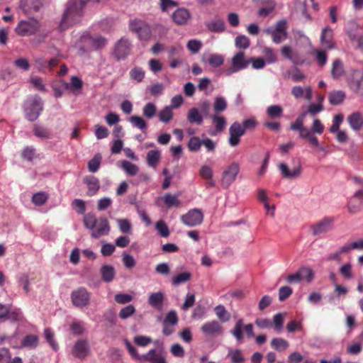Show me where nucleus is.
Listing matches in <instances>:
<instances>
[{
  "label": "nucleus",
  "mask_w": 363,
  "mask_h": 363,
  "mask_svg": "<svg viewBox=\"0 0 363 363\" xmlns=\"http://www.w3.org/2000/svg\"><path fill=\"white\" fill-rule=\"evenodd\" d=\"M72 44L79 55L104 49L108 44V39L99 34H91L85 31L74 37Z\"/></svg>",
  "instance_id": "obj_1"
},
{
  "label": "nucleus",
  "mask_w": 363,
  "mask_h": 363,
  "mask_svg": "<svg viewBox=\"0 0 363 363\" xmlns=\"http://www.w3.org/2000/svg\"><path fill=\"white\" fill-rule=\"evenodd\" d=\"M83 223L86 228L91 231V235L95 239L107 235L111 230L109 223L106 218L100 217L97 218L96 216L91 213H88L84 216Z\"/></svg>",
  "instance_id": "obj_2"
},
{
  "label": "nucleus",
  "mask_w": 363,
  "mask_h": 363,
  "mask_svg": "<svg viewBox=\"0 0 363 363\" xmlns=\"http://www.w3.org/2000/svg\"><path fill=\"white\" fill-rule=\"evenodd\" d=\"M16 33L21 36H31L39 34L43 39H45L49 30H42L41 23L35 18H28L27 20H21L17 25Z\"/></svg>",
  "instance_id": "obj_3"
},
{
  "label": "nucleus",
  "mask_w": 363,
  "mask_h": 363,
  "mask_svg": "<svg viewBox=\"0 0 363 363\" xmlns=\"http://www.w3.org/2000/svg\"><path fill=\"white\" fill-rule=\"evenodd\" d=\"M43 109L41 99L34 96L27 99L24 104L25 116L29 121L38 119Z\"/></svg>",
  "instance_id": "obj_4"
},
{
  "label": "nucleus",
  "mask_w": 363,
  "mask_h": 363,
  "mask_svg": "<svg viewBox=\"0 0 363 363\" xmlns=\"http://www.w3.org/2000/svg\"><path fill=\"white\" fill-rule=\"evenodd\" d=\"M129 29L131 32L135 33L141 40H147L150 38L152 30L150 25L145 21L134 18L129 21Z\"/></svg>",
  "instance_id": "obj_5"
},
{
  "label": "nucleus",
  "mask_w": 363,
  "mask_h": 363,
  "mask_svg": "<svg viewBox=\"0 0 363 363\" xmlns=\"http://www.w3.org/2000/svg\"><path fill=\"white\" fill-rule=\"evenodd\" d=\"M132 48L129 39L123 37L115 43L112 55L118 61L124 60L130 55Z\"/></svg>",
  "instance_id": "obj_6"
},
{
  "label": "nucleus",
  "mask_w": 363,
  "mask_h": 363,
  "mask_svg": "<svg viewBox=\"0 0 363 363\" xmlns=\"http://www.w3.org/2000/svg\"><path fill=\"white\" fill-rule=\"evenodd\" d=\"M70 298L74 306L82 308L89 305L91 294L85 287L81 286L72 291Z\"/></svg>",
  "instance_id": "obj_7"
},
{
  "label": "nucleus",
  "mask_w": 363,
  "mask_h": 363,
  "mask_svg": "<svg viewBox=\"0 0 363 363\" xmlns=\"http://www.w3.org/2000/svg\"><path fill=\"white\" fill-rule=\"evenodd\" d=\"M267 35H270L272 41L276 44L281 43L283 40L287 38L288 34L286 32V21L281 20L277 21L274 27H269L265 30Z\"/></svg>",
  "instance_id": "obj_8"
},
{
  "label": "nucleus",
  "mask_w": 363,
  "mask_h": 363,
  "mask_svg": "<svg viewBox=\"0 0 363 363\" xmlns=\"http://www.w3.org/2000/svg\"><path fill=\"white\" fill-rule=\"evenodd\" d=\"M240 164L237 162H233L228 165L221 174V186L223 189H228L235 181L237 176L240 172Z\"/></svg>",
  "instance_id": "obj_9"
},
{
  "label": "nucleus",
  "mask_w": 363,
  "mask_h": 363,
  "mask_svg": "<svg viewBox=\"0 0 363 363\" xmlns=\"http://www.w3.org/2000/svg\"><path fill=\"white\" fill-rule=\"evenodd\" d=\"M203 213L199 208H193L181 216V221L188 227H195L202 223Z\"/></svg>",
  "instance_id": "obj_10"
},
{
  "label": "nucleus",
  "mask_w": 363,
  "mask_h": 363,
  "mask_svg": "<svg viewBox=\"0 0 363 363\" xmlns=\"http://www.w3.org/2000/svg\"><path fill=\"white\" fill-rule=\"evenodd\" d=\"M335 218L333 217H325L320 221L312 225L311 230L313 235L325 234L333 229Z\"/></svg>",
  "instance_id": "obj_11"
},
{
  "label": "nucleus",
  "mask_w": 363,
  "mask_h": 363,
  "mask_svg": "<svg viewBox=\"0 0 363 363\" xmlns=\"http://www.w3.org/2000/svg\"><path fill=\"white\" fill-rule=\"evenodd\" d=\"M245 128L238 122H234L229 128L230 137L228 143L230 146L235 147L240 143V138L245 134Z\"/></svg>",
  "instance_id": "obj_12"
},
{
  "label": "nucleus",
  "mask_w": 363,
  "mask_h": 363,
  "mask_svg": "<svg viewBox=\"0 0 363 363\" xmlns=\"http://www.w3.org/2000/svg\"><path fill=\"white\" fill-rule=\"evenodd\" d=\"M191 17L189 11L185 8H178L171 15L172 21L177 26L187 24Z\"/></svg>",
  "instance_id": "obj_13"
},
{
  "label": "nucleus",
  "mask_w": 363,
  "mask_h": 363,
  "mask_svg": "<svg viewBox=\"0 0 363 363\" xmlns=\"http://www.w3.org/2000/svg\"><path fill=\"white\" fill-rule=\"evenodd\" d=\"M72 354L78 359H84L89 352V345L87 340L81 339L77 340L73 346Z\"/></svg>",
  "instance_id": "obj_14"
},
{
  "label": "nucleus",
  "mask_w": 363,
  "mask_h": 363,
  "mask_svg": "<svg viewBox=\"0 0 363 363\" xmlns=\"http://www.w3.org/2000/svg\"><path fill=\"white\" fill-rule=\"evenodd\" d=\"M201 332L206 336H213L221 334L222 326L217 320H211L205 323L201 328Z\"/></svg>",
  "instance_id": "obj_15"
},
{
  "label": "nucleus",
  "mask_w": 363,
  "mask_h": 363,
  "mask_svg": "<svg viewBox=\"0 0 363 363\" xmlns=\"http://www.w3.org/2000/svg\"><path fill=\"white\" fill-rule=\"evenodd\" d=\"M320 44L327 50H332L335 48L333 42V30L329 27H325L321 32L320 35Z\"/></svg>",
  "instance_id": "obj_16"
},
{
  "label": "nucleus",
  "mask_w": 363,
  "mask_h": 363,
  "mask_svg": "<svg viewBox=\"0 0 363 363\" xmlns=\"http://www.w3.org/2000/svg\"><path fill=\"white\" fill-rule=\"evenodd\" d=\"M200 177L206 181L205 184L206 189H211L216 186L213 179V169L208 165L203 164L199 171Z\"/></svg>",
  "instance_id": "obj_17"
},
{
  "label": "nucleus",
  "mask_w": 363,
  "mask_h": 363,
  "mask_svg": "<svg viewBox=\"0 0 363 363\" xmlns=\"http://www.w3.org/2000/svg\"><path fill=\"white\" fill-rule=\"evenodd\" d=\"M279 169L283 176L286 179H295L300 176L301 173V166L299 163L296 167H294L291 169H289L288 166L284 163L279 164Z\"/></svg>",
  "instance_id": "obj_18"
},
{
  "label": "nucleus",
  "mask_w": 363,
  "mask_h": 363,
  "mask_svg": "<svg viewBox=\"0 0 363 363\" xmlns=\"http://www.w3.org/2000/svg\"><path fill=\"white\" fill-rule=\"evenodd\" d=\"M291 94L296 99L304 98L306 100L310 101L312 96V89L311 86L303 88L301 86H294L291 90Z\"/></svg>",
  "instance_id": "obj_19"
},
{
  "label": "nucleus",
  "mask_w": 363,
  "mask_h": 363,
  "mask_svg": "<svg viewBox=\"0 0 363 363\" xmlns=\"http://www.w3.org/2000/svg\"><path fill=\"white\" fill-rule=\"evenodd\" d=\"M231 64L240 71L247 68L250 61L245 57V54L242 51H239L232 57Z\"/></svg>",
  "instance_id": "obj_20"
},
{
  "label": "nucleus",
  "mask_w": 363,
  "mask_h": 363,
  "mask_svg": "<svg viewBox=\"0 0 363 363\" xmlns=\"http://www.w3.org/2000/svg\"><path fill=\"white\" fill-rule=\"evenodd\" d=\"M164 294L161 291L152 293L149 296L148 304L157 311H162L164 305Z\"/></svg>",
  "instance_id": "obj_21"
},
{
  "label": "nucleus",
  "mask_w": 363,
  "mask_h": 363,
  "mask_svg": "<svg viewBox=\"0 0 363 363\" xmlns=\"http://www.w3.org/2000/svg\"><path fill=\"white\" fill-rule=\"evenodd\" d=\"M205 26L206 28L212 33H221L225 29L224 21L218 18L206 21Z\"/></svg>",
  "instance_id": "obj_22"
},
{
  "label": "nucleus",
  "mask_w": 363,
  "mask_h": 363,
  "mask_svg": "<svg viewBox=\"0 0 363 363\" xmlns=\"http://www.w3.org/2000/svg\"><path fill=\"white\" fill-rule=\"evenodd\" d=\"M84 182L87 185L89 196H92L97 193L100 189L99 180L94 176H87L84 179Z\"/></svg>",
  "instance_id": "obj_23"
},
{
  "label": "nucleus",
  "mask_w": 363,
  "mask_h": 363,
  "mask_svg": "<svg viewBox=\"0 0 363 363\" xmlns=\"http://www.w3.org/2000/svg\"><path fill=\"white\" fill-rule=\"evenodd\" d=\"M347 121L350 127L355 131L359 130L363 125V116L358 111L350 114Z\"/></svg>",
  "instance_id": "obj_24"
},
{
  "label": "nucleus",
  "mask_w": 363,
  "mask_h": 363,
  "mask_svg": "<svg viewBox=\"0 0 363 363\" xmlns=\"http://www.w3.org/2000/svg\"><path fill=\"white\" fill-rule=\"evenodd\" d=\"M210 118L212 120V123L214 125L216 132L212 133V135L222 133L225 130L227 125L225 118L220 114H212L210 116Z\"/></svg>",
  "instance_id": "obj_25"
},
{
  "label": "nucleus",
  "mask_w": 363,
  "mask_h": 363,
  "mask_svg": "<svg viewBox=\"0 0 363 363\" xmlns=\"http://www.w3.org/2000/svg\"><path fill=\"white\" fill-rule=\"evenodd\" d=\"M42 6L41 0H21V8L24 12L38 11Z\"/></svg>",
  "instance_id": "obj_26"
},
{
  "label": "nucleus",
  "mask_w": 363,
  "mask_h": 363,
  "mask_svg": "<svg viewBox=\"0 0 363 363\" xmlns=\"http://www.w3.org/2000/svg\"><path fill=\"white\" fill-rule=\"evenodd\" d=\"M187 121L189 123L201 125L203 122V117L199 108L196 107L191 108L186 115Z\"/></svg>",
  "instance_id": "obj_27"
},
{
  "label": "nucleus",
  "mask_w": 363,
  "mask_h": 363,
  "mask_svg": "<svg viewBox=\"0 0 363 363\" xmlns=\"http://www.w3.org/2000/svg\"><path fill=\"white\" fill-rule=\"evenodd\" d=\"M161 157V152L158 149L151 150L147 152L146 160L148 167L156 169Z\"/></svg>",
  "instance_id": "obj_28"
},
{
  "label": "nucleus",
  "mask_w": 363,
  "mask_h": 363,
  "mask_svg": "<svg viewBox=\"0 0 363 363\" xmlns=\"http://www.w3.org/2000/svg\"><path fill=\"white\" fill-rule=\"evenodd\" d=\"M101 279L104 281L109 283L112 281L116 276V271L113 266L104 264L100 269Z\"/></svg>",
  "instance_id": "obj_29"
},
{
  "label": "nucleus",
  "mask_w": 363,
  "mask_h": 363,
  "mask_svg": "<svg viewBox=\"0 0 363 363\" xmlns=\"http://www.w3.org/2000/svg\"><path fill=\"white\" fill-rule=\"evenodd\" d=\"M228 108L226 99L223 96H216L213 99V114H220L224 112Z\"/></svg>",
  "instance_id": "obj_30"
},
{
  "label": "nucleus",
  "mask_w": 363,
  "mask_h": 363,
  "mask_svg": "<svg viewBox=\"0 0 363 363\" xmlns=\"http://www.w3.org/2000/svg\"><path fill=\"white\" fill-rule=\"evenodd\" d=\"M39 344V338L35 335H27L21 340V347L30 350L35 349Z\"/></svg>",
  "instance_id": "obj_31"
},
{
  "label": "nucleus",
  "mask_w": 363,
  "mask_h": 363,
  "mask_svg": "<svg viewBox=\"0 0 363 363\" xmlns=\"http://www.w3.org/2000/svg\"><path fill=\"white\" fill-rule=\"evenodd\" d=\"M33 133L35 137L43 140L50 138L52 135L50 129L38 124L33 125Z\"/></svg>",
  "instance_id": "obj_32"
},
{
  "label": "nucleus",
  "mask_w": 363,
  "mask_h": 363,
  "mask_svg": "<svg viewBox=\"0 0 363 363\" xmlns=\"http://www.w3.org/2000/svg\"><path fill=\"white\" fill-rule=\"evenodd\" d=\"M345 69L342 61L340 59H336L333 62L331 76L334 79H339L344 75Z\"/></svg>",
  "instance_id": "obj_33"
},
{
  "label": "nucleus",
  "mask_w": 363,
  "mask_h": 363,
  "mask_svg": "<svg viewBox=\"0 0 363 363\" xmlns=\"http://www.w3.org/2000/svg\"><path fill=\"white\" fill-rule=\"evenodd\" d=\"M179 194H166L162 197V201L165 204L166 207L169 208L172 207H178L180 206V201L179 200Z\"/></svg>",
  "instance_id": "obj_34"
},
{
  "label": "nucleus",
  "mask_w": 363,
  "mask_h": 363,
  "mask_svg": "<svg viewBox=\"0 0 363 363\" xmlns=\"http://www.w3.org/2000/svg\"><path fill=\"white\" fill-rule=\"evenodd\" d=\"M23 318V313L20 308H11V306L7 307L6 320L12 322H17L21 320Z\"/></svg>",
  "instance_id": "obj_35"
},
{
  "label": "nucleus",
  "mask_w": 363,
  "mask_h": 363,
  "mask_svg": "<svg viewBox=\"0 0 363 363\" xmlns=\"http://www.w3.org/2000/svg\"><path fill=\"white\" fill-rule=\"evenodd\" d=\"M345 94L342 91H333L329 94V102L331 105L336 106L343 102Z\"/></svg>",
  "instance_id": "obj_36"
},
{
  "label": "nucleus",
  "mask_w": 363,
  "mask_h": 363,
  "mask_svg": "<svg viewBox=\"0 0 363 363\" xmlns=\"http://www.w3.org/2000/svg\"><path fill=\"white\" fill-rule=\"evenodd\" d=\"M119 167L129 176H134L138 172V166L127 160H122Z\"/></svg>",
  "instance_id": "obj_37"
},
{
  "label": "nucleus",
  "mask_w": 363,
  "mask_h": 363,
  "mask_svg": "<svg viewBox=\"0 0 363 363\" xmlns=\"http://www.w3.org/2000/svg\"><path fill=\"white\" fill-rule=\"evenodd\" d=\"M267 115L272 119L281 118L283 115V108L279 105H272L266 109Z\"/></svg>",
  "instance_id": "obj_38"
},
{
  "label": "nucleus",
  "mask_w": 363,
  "mask_h": 363,
  "mask_svg": "<svg viewBox=\"0 0 363 363\" xmlns=\"http://www.w3.org/2000/svg\"><path fill=\"white\" fill-rule=\"evenodd\" d=\"M128 121L133 127L137 128L143 132L147 129V122L139 116H132L129 118Z\"/></svg>",
  "instance_id": "obj_39"
},
{
  "label": "nucleus",
  "mask_w": 363,
  "mask_h": 363,
  "mask_svg": "<svg viewBox=\"0 0 363 363\" xmlns=\"http://www.w3.org/2000/svg\"><path fill=\"white\" fill-rule=\"evenodd\" d=\"M270 345L271 347L277 351H284L289 346V342L281 337L273 338Z\"/></svg>",
  "instance_id": "obj_40"
},
{
  "label": "nucleus",
  "mask_w": 363,
  "mask_h": 363,
  "mask_svg": "<svg viewBox=\"0 0 363 363\" xmlns=\"http://www.w3.org/2000/svg\"><path fill=\"white\" fill-rule=\"evenodd\" d=\"M228 357H230L232 363H242L245 358L240 350L229 348Z\"/></svg>",
  "instance_id": "obj_41"
},
{
  "label": "nucleus",
  "mask_w": 363,
  "mask_h": 363,
  "mask_svg": "<svg viewBox=\"0 0 363 363\" xmlns=\"http://www.w3.org/2000/svg\"><path fill=\"white\" fill-rule=\"evenodd\" d=\"M173 116V111L172 107L165 106L163 109H162L158 113V118L160 121L162 123H169Z\"/></svg>",
  "instance_id": "obj_42"
},
{
  "label": "nucleus",
  "mask_w": 363,
  "mask_h": 363,
  "mask_svg": "<svg viewBox=\"0 0 363 363\" xmlns=\"http://www.w3.org/2000/svg\"><path fill=\"white\" fill-rule=\"evenodd\" d=\"M281 52L282 56L291 61L294 64H297V60L295 57V55H296V53L294 52L292 48L289 45H284L281 49Z\"/></svg>",
  "instance_id": "obj_43"
},
{
  "label": "nucleus",
  "mask_w": 363,
  "mask_h": 363,
  "mask_svg": "<svg viewBox=\"0 0 363 363\" xmlns=\"http://www.w3.org/2000/svg\"><path fill=\"white\" fill-rule=\"evenodd\" d=\"M102 157L101 154H96L92 159L88 162V169L91 173H95L98 171L101 162Z\"/></svg>",
  "instance_id": "obj_44"
},
{
  "label": "nucleus",
  "mask_w": 363,
  "mask_h": 363,
  "mask_svg": "<svg viewBox=\"0 0 363 363\" xmlns=\"http://www.w3.org/2000/svg\"><path fill=\"white\" fill-rule=\"evenodd\" d=\"M191 274L189 272H182L176 275L172 280V284L174 286H178L184 284L190 280Z\"/></svg>",
  "instance_id": "obj_45"
},
{
  "label": "nucleus",
  "mask_w": 363,
  "mask_h": 363,
  "mask_svg": "<svg viewBox=\"0 0 363 363\" xmlns=\"http://www.w3.org/2000/svg\"><path fill=\"white\" fill-rule=\"evenodd\" d=\"M157 113L156 105L152 102L146 104L143 108V115L148 118H152Z\"/></svg>",
  "instance_id": "obj_46"
},
{
  "label": "nucleus",
  "mask_w": 363,
  "mask_h": 363,
  "mask_svg": "<svg viewBox=\"0 0 363 363\" xmlns=\"http://www.w3.org/2000/svg\"><path fill=\"white\" fill-rule=\"evenodd\" d=\"M64 86L66 89H80L82 87V79L76 76H72L71 77L70 83L62 81Z\"/></svg>",
  "instance_id": "obj_47"
},
{
  "label": "nucleus",
  "mask_w": 363,
  "mask_h": 363,
  "mask_svg": "<svg viewBox=\"0 0 363 363\" xmlns=\"http://www.w3.org/2000/svg\"><path fill=\"white\" fill-rule=\"evenodd\" d=\"M243 325L242 319H239L233 328V330H230V333L235 337V338L238 341H241L243 339V334L242 332V328Z\"/></svg>",
  "instance_id": "obj_48"
},
{
  "label": "nucleus",
  "mask_w": 363,
  "mask_h": 363,
  "mask_svg": "<svg viewBox=\"0 0 363 363\" xmlns=\"http://www.w3.org/2000/svg\"><path fill=\"white\" fill-rule=\"evenodd\" d=\"M160 9L163 13H168L171 9L178 6L174 0H160Z\"/></svg>",
  "instance_id": "obj_49"
},
{
  "label": "nucleus",
  "mask_w": 363,
  "mask_h": 363,
  "mask_svg": "<svg viewBox=\"0 0 363 363\" xmlns=\"http://www.w3.org/2000/svg\"><path fill=\"white\" fill-rule=\"evenodd\" d=\"M235 46L239 49L246 50L250 47V39L244 35H238L235 40Z\"/></svg>",
  "instance_id": "obj_50"
},
{
  "label": "nucleus",
  "mask_w": 363,
  "mask_h": 363,
  "mask_svg": "<svg viewBox=\"0 0 363 363\" xmlns=\"http://www.w3.org/2000/svg\"><path fill=\"white\" fill-rule=\"evenodd\" d=\"M201 142L202 140H201L199 137H191L187 145L189 151L194 152L199 151L201 147Z\"/></svg>",
  "instance_id": "obj_51"
},
{
  "label": "nucleus",
  "mask_w": 363,
  "mask_h": 363,
  "mask_svg": "<svg viewBox=\"0 0 363 363\" xmlns=\"http://www.w3.org/2000/svg\"><path fill=\"white\" fill-rule=\"evenodd\" d=\"M135 312V308L133 305L130 304L121 309L118 316L121 319L125 320L130 318Z\"/></svg>",
  "instance_id": "obj_52"
},
{
  "label": "nucleus",
  "mask_w": 363,
  "mask_h": 363,
  "mask_svg": "<svg viewBox=\"0 0 363 363\" xmlns=\"http://www.w3.org/2000/svg\"><path fill=\"white\" fill-rule=\"evenodd\" d=\"M208 63L213 67H218L224 63V57L220 54H211L208 58Z\"/></svg>",
  "instance_id": "obj_53"
},
{
  "label": "nucleus",
  "mask_w": 363,
  "mask_h": 363,
  "mask_svg": "<svg viewBox=\"0 0 363 363\" xmlns=\"http://www.w3.org/2000/svg\"><path fill=\"white\" fill-rule=\"evenodd\" d=\"M214 310H215L217 317L222 322H227L229 320L230 315H229L228 311H226L225 308L223 306H222V305L217 306Z\"/></svg>",
  "instance_id": "obj_54"
},
{
  "label": "nucleus",
  "mask_w": 363,
  "mask_h": 363,
  "mask_svg": "<svg viewBox=\"0 0 363 363\" xmlns=\"http://www.w3.org/2000/svg\"><path fill=\"white\" fill-rule=\"evenodd\" d=\"M116 222L122 233H130L131 232L132 225L129 220L126 218L117 219Z\"/></svg>",
  "instance_id": "obj_55"
},
{
  "label": "nucleus",
  "mask_w": 363,
  "mask_h": 363,
  "mask_svg": "<svg viewBox=\"0 0 363 363\" xmlns=\"http://www.w3.org/2000/svg\"><path fill=\"white\" fill-rule=\"evenodd\" d=\"M155 229L160 236L167 238L169 235V230L167 225L163 220H159L155 224Z\"/></svg>",
  "instance_id": "obj_56"
},
{
  "label": "nucleus",
  "mask_w": 363,
  "mask_h": 363,
  "mask_svg": "<svg viewBox=\"0 0 363 363\" xmlns=\"http://www.w3.org/2000/svg\"><path fill=\"white\" fill-rule=\"evenodd\" d=\"M274 9V3L272 0L268 1V4L265 7L260 8L257 11V15L259 17L265 18L269 15Z\"/></svg>",
  "instance_id": "obj_57"
},
{
  "label": "nucleus",
  "mask_w": 363,
  "mask_h": 363,
  "mask_svg": "<svg viewBox=\"0 0 363 363\" xmlns=\"http://www.w3.org/2000/svg\"><path fill=\"white\" fill-rule=\"evenodd\" d=\"M274 329L278 333L282 330L284 325V315L282 313H277L273 317Z\"/></svg>",
  "instance_id": "obj_58"
},
{
  "label": "nucleus",
  "mask_w": 363,
  "mask_h": 363,
  "mask_svg": "<svg viewBox=\"0 0 363 363\" xmlns=\"http://www.w3.org/2000/svg\"><path fill=\"white\" fill-rule=\"evenodd\" d=\"M202 47V43L196 39H192L188 41L186 44L187 49L193 54L197 53Z\"/></svg>",
  "instance_id": "obj_59"
},
{
  "label": "nucleus",
  "mask_w": 363,
  "mask_h": 363,
  "mask_svg": "<svg viewBox=\"0 0 363 363\" xmlns=\"http://www.w3.org/2000/svg\"><path fill=\"white\" fill-rule=\"evenodd\" d=\"M179 319L175 311L172 310L169 311L163 321V324H168L171 325H176L178 323Z\"/></svg>",
  "instance_id": "obj_60"
},
{
  "label": "nucleus",
  "mask_w": 363,
  "mask_h": 363,
  "mask_svg": "<svg viewBox=\"0 0 363 363\" xmlns=\"http://www.w3.org/2000/svg\"><path fill=\"white\" fill-rule=\"evenodd\" d=\"M48 199L47 195L44 192H38L32 196V202L38 206L43 205Z\"/></svg>",
  "instance_id": "obj_61"
},
{
  "label": "nucleus",
  "mask_w": 363,
  "mask_h": 363,
  "mask_svg": "<svg viewBox=\"0 0 363 363\" xmlns=\"http://www.w3.org/2000/svg\"><path fill=\"white\" fill-rule=\"evenodd\" d=\"M44 335L52 350L57 351L58 350V345L54 340V335L52 330L50 328H45L44 330Z\"/></svg>",
  "instance_id": "obj_62"
},
{
  "label": "nucleus",
  "mask_w": 363,
  "mask_h": 363,
  "mask_svg": "<svg viewBox=\"0 0 363 363\" xmlns=\"http://www.w3.org/2000/svg\"><path fill=\"white\" fill-rule=\"evenodd\" d=\"M298 271L301 280L305 279L308 283L312 281L313 279V272L311 268L301 267Z\"/></svg>",
  "instance_id": "obj_63"
},
{
  "label": "nucleus",
  "mask_w": 363,
  "mask_h": 363,
  "mask_svg": "<svg viewBox=\"0 0 363 363\" xmlns=\"http://www.w3.org/2000/svg\"><path fill=\"white\" fill-rule=\"evenodd\" d=\"M35 155V149L33 146H27L22 151L21 156L23 160L32 161Z\"/></svg>",
  "instance_id": "obj_64"
}]
</instances>
